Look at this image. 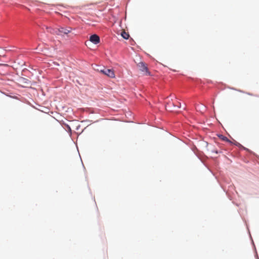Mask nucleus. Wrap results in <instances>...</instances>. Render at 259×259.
Masks as SVG:
<instances>
[{
	"mask_svg": "<svg viewBox=\"0 0 259 259\" xmlns=\"http://www.w3.org/2000/svg\"><path fill=\"white\" fill-rule=\"evenodd\" d=\"M104 74L107 75L108 76L110 77H114L115 75L114 73L113 70L109 69H105L101 71Z\"/></svg>",
	"mask_w": 259,
	"mask_h": 259,
	"instance_id": "3",
	"label": "nucleus"
},
{
	"mask_svg": "<svg viewBox=\"0 0 259 259\" xmlns=\"http://www.w3.org/2000/svg\"><path fill=\"white\" fill-rule=\"evenodd\" d=\"M46 29L47 30L48 32H50L52 34L59 35V28L58 29H54L51 27H49L48 26H46Z\"/></svg>",
	"mask_w": 259,
	"mask_h": 259,
	"instance_id": "6",
	"label": "nucleus"
},
{
	"mask_svg": "<svg viewBox=\"0 0 259 259\" xmlns=\"http://www.w3.org/2000/svg\"><path fill=\"white\" fill-rule=\"evenodd\" d=\"M90 40L94 44L97 45L100 42V37L97 34H93L90 36Z\"/></svg>",
	"mask_w": 259,
	"mask_h": 259,
	"instance_id": "2",
	"label": "nucleus"
},
{
	"mask_svg": "<svg viewBox=\"0 0 259 259\" xmlns=\"http://www.w3.org/2000/svg\"><path fill=\"white\" fill-rule=\"evenodd\" d=\"M72 28L71 27H60L59 28V35L60 33H64L65 34H67L71 31Z\"/></svg>",
	"mask_w": 259,
	"mask_h": 259,
	"instance_id": "4",
	"label": "nucleus"
},
{
	"mask_svg": "<svg viewBox=\"0 0 259 259\" xmlns=\"http://www.w3.org/2000/svg\"><path fill=\"white\" fill-rule=\"evenodd\" d=\"M121 35L122 37L125 39H127L130 37L128 33L126 32L124 30L121 32Z\"/></svg>",
	"mask_w": 259,
	"mask_h": 259,
	"instance_id": "7",
	"label": "nucleus"
},
{
	"mask_svg": "<svg viewBox=\"0 0 259 259\" xmlns=\"http://www.w3.org/2000/svg\"><path fill=\"white\" fill-rule=\"evenodd\" d=\"M20 83L23 87H26L30 84V81L29 79L25 78H21L19 80Z\"/></svg>",
	"mask_w": 259,
	"mask_h": 259,
	"instance_id": "5",
	"label": "nucleus"
},
{
	"mask_svg": "<svg viewBox=\"0 0 259 259\" xmlns=\"http://www.w3.org/2000/svg\"><path fill=\"white\" fill-rule=\"evenodd\" d=\"M137 67L139 70H140L142 74L144 75H150V72L148 70V68L146 64L143 62H140L137 64Z\"/></svg>",
	"mask_w": 259,
	"mask_h": 259,
	"instance_id": "1",
	"label": "nucleus"
},
{
	"mask_svg": "<svg viewBox=\"0 0 259 259\" xmlns=\"http://www.w3.org/2000/svg\"><path fill=\"white\" fill-rule=\"evenodd\" d=\"M176 106H178L179 108H180L181 107V104L179 103V105H177Z\"/></svg>",
	"mask_w": 259,
	"mask_h": 259,
	"instance_id": "10",
	"label": "nucleus"
},
{
	"mask_svg": "<svg viewBox=\"0 0 259 259\" xmlns=\"http://www.w3.org/2000/svg\"><path fill=\"white\" fill-rule=\"evenodd\" d=\"M234 144L236 146H242L240 144H239V143L237 142H235V143H234Z\"/></svg>",
	"mask_w": 259,
	"mask_h": 259,
	"instance_id": "9",
	"label": "nucleus"
},
{
	"mask_svg": "<svg viewBox=\"0 0 259 259\" xmlns=\"http://www.w3.org/2000/svg\"><path fill=\"white\" fill-rule=\"evenodd\" d=\"M220 137L223 141L228 142L231 144H232V142L229 139H228V138H227L226 137L221 135Z\"/></svg>",
	"mask_w": 259,
	"mask_h": 259,
	"instance_id": "8",
	"label": "nucleus"
}]
</instances>
